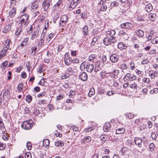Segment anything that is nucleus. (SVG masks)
I'll use <instances>...</instances> for the list:
<instances>
[{"instance_id": "5", "label": "nucleus", "mask_w": 158, "mask_h": 158, "mask_svg": "<svg viewBox=\"0 0 158 158\" xmlns=\"http://www.w3.org/2000/svg\"><path fill=\"white\" fill-rule=\"evenodd\" d=\"M73 61V60L72 58L69 57V56L67 54L65 55V57L64 58V62L65 64L68 66L71 63V61Z\"/></svg>"}, {"instance_id": "57", "label": "nucleus", "mask_w": 158, "mask_h": 158, "mask_svg": "<svg viewBox=\"0 0 158 158\" xmlns=\"http://www.w3.org/2000/svg\"><path fill=\"white\" fill-rule=\"evenodd\" d=\"M118 5V3L113 2L111 3L110 6L112 7H113L114 6H117Z\"/></svg>"}, {"instance_id": "11", "label": "nucleus", "mask_w": 158, "mask_h": 158, "mask_svg": "<svg viewBox=\"0 0 158 158\" xmlns=\"http://www.w3.org/2000/svg\"><path fill=\"white\" fill-rule=\"evenodd\" d=\"M111 125L109 122L106 123L104 126L103 130L105 132L109 131L110 130Z\"/></svg>"}, {"instance_id": "13", "label": "nucleus", "mask_w": 158, "mask_h": 158, "mask_svg": "<svg viewBox=\"0 0 158 158\" xmlns=\"http://www.w3.org/2000/svg\"><path fill=\"white\" fill-rule=\"evenodd\" d=\"M104 44L106 46L111 45V41L110 39V37H105L103 40Z\"/></svg>"}, {"instance_id": "28", "label": "nucleus", "mask_w": 158, "mask_h": 158, "mask_svg": "<svg viewBox=\"0 0 158 158\" xmlns=\"http://www.w3.org/2000/svg\"><path fill=\"white\" fill-rule=\"evenodd\" d=\"M11 42L10 40L7 39L6 40L5 44V46H6L5 48L6 49H9L10 43Z\"/></svg>"}, {"instance_id": "37", "label": "nucleus", "mask_w": 158, "mask_h": 158, "mask_svg": "<svg viewBox=\"0 0 158 158\" xmlns=\"http://www.w3.org/2000/svg\"><path fill=\"white\" fill-rule=\"evenodd\" d=\"M23 85L22 83L19 84L18 86L17 89L19 92H21L23 88Z\"/></svg>"}, {"instance_id": "48", "label": "nucleus", "mask_w": 158, "mask_h": 158, "mask_svg": "<svg viewBox=\"0 0 158 158\" xmlns=\"http://www.w3.org/2000/svg\"><path fill=\"white\" fill-rule=\"evenodd\" d=\"M102 6L101 7L100 10L101 11H104L106 10V9L107 8V6H106L105 5H102Z\"/></svg>"}, {"instance_id": "26", "label": "nucleus", "mask_w": 158, "mask_h": 158, "mask_svg": "<svg viewBox=\"0 0 158 158\" xmlns=\"http://www.w3.org/2000/svg\"><path fill=\"white\" fill-rule=\"evenodd\" d=\"M11 29V26L9 25H6L4 29L3 32L4 33L7 32Z\"/></svg>"}, {"instance_id": "31", "label": "nucleus", "mask_w": 158, "mask_h": 158, "mask_svg": "<svg viewBox=\"0 0 158 158\" xmlns=\"http://www.w3.org/2000/svg\"><path fill=\"white\" fill-rule=\"evenodd\" d=\"M55 145L58 147L62 146L64 145V143L61 141H59L55 142Z\"/></svg>"}, {"instance_id": "9", "label": "nucleus", "mask_w": 158, "mask_h": 158, "mask_svg": "<svg viewBox=\"0 0 158 158\" xmlns=\"http://www.w3.org/2000/svg\"><path fill=\"white\" fill-rule=\"evenodd\" d=\"M94 68V66L93 64H90L89 63H88L86 68L87 72L89 73H91L93 71Z\"/></svg>"}, {"instance_id": "23", "label": "nucleus", "mask_w": 158, "mask_h": 158, "mask_svg": "<svg viewBox=\"0 0 158 158\" xmlns=\"http://www.w3.org/2000/svg\"><path fill=\"white\" fill-rule=\"evenodd\" d=\"M88 63L89 62H85V61L83 62L80 66V69L83 71L84 69L86 68Z\"/></svg>"}, {"instance_id": "6", "label": "nucleus", "mask_w": 158, "mask_h": 158, "mask_svg": "<svg viewBox=\"0 0 158 158\" xmlns=\"http://www.w3.org/2000/svg\"><path fill=\"white\" fill-rule=\"evenodd\" d=\"M79 78L81 80L85 81L88 79V76L85 72H81L79 75Z\"/></svg>"}, {"instance_id": "20", "label": "nucleus", "mask_w": 158, "mask_h": 158, "mask_svg": "<svg viewBox=\"0 0 158 158\" xmlns=\"http://www.w3.org/2000/svg\"><path fill=\"white\" fill-rule=\"evenodd\" d=\"M145 9L148 12H150L152 10L153 7L151 4H148L146 6Z\"/></svg>"}, {"instance_id": "16", "label": "nucleus", "mask_w": 158, "mask_h": 158, "mask_svg": "<svg viewBox=\"0 0 158 158\" xmlns=\"http://www.w3.org/2000/svg\"><path fill=\"white\" fill-rule=\"evenodd\" d=\"M68 21V16L67 15H64L62 16L60 19V22L62 23H65Z\"/></svg>"}, {"instance_id": "41", "label": "nucleus", "mask_w": 158, "mask_h": 158, "mask_svg": "<svg viewBox=\"0 0 158 158\" xmlns=\"http://www.w3.org/2000/svg\"><path fill=\"white\" fill-rule=\"evenodd\" d=\"M71 129L73 130V131H77L78 130V128L75 126H71L70 128Z\"/></svg>"}, {"instance_id": "58", "label": "nucleus", "mask_w": 158, "mask_h": 158, "mask_svg": "<svg viewBox=\"0 0 158 158\" xmlns=\"http://www.w3.org/2000/svg\"><path fill=\"white\" fill-rule=\"evenodd\" d=\"M143 81L145 83H149L150 81L149 79L147 78H144L143 79Z\"/></svg>"}, {"instance_id": "27", "label": "nucleus", "mask_w": 158, "mask_h": 158, "mask_svg": "<svg viewBox=\"0 0 158 158\" xmlns=\"http://www.w3.org/2000/svg\"><path fill=\"white\" fill-rule=\"evenodd\" d=\"M106 34L109 35L110 36H114L116 33L115 31L114 30H111L107 31L106 32Z\"/></svg>"}, {"instance_id": "12", "label": "nucleus", "mask_w": 158, "mask_h": 158, "mask_svg": "<svg viewBox=\"0 0 158 158\" xmlns=\"http://www.w3.org/2000/svg\"><path fill=\"white\" fill-rule=\"evenodd\" d=\"M118 48L120 50L125 49L127 48V46L125 44L122 42H119L118 45Z\"/></svg>"}, {"instance_id": "40", "label": "nucleus", "mask_w": 158, "mask_h": 158, "mask_svg": "<svg viewBox=\"0 0 158 158\" xmlns=\"http://www.w3.org/2000/svg\"><path fill=\"white\" fill-rule=\"evenodd\" d=\"M111 43H114L116 42V38L114 36H110Z\"/></svg>"}, {"instance_id": "53", "label": "nucleus", "mask_w": 158, "mask_h": 158, "mask_svg": "<svg viewBox=\"0 0 158 158\" xmlns=\"http://www.w3.org/2000/svg\"><path fill=\"white\" fill-rule=\"evenodd\" d=\"M10 94V92L8 90L6 89L5 90L3 94V96L4 97L7 96L8 95H9Z\"/></svg>"}, {"instance_id": "3", "label": "nucleus", "mask_w": 158, "mask_h": 158, "mask_svg": "<svg viewBox=\"0 0 158 158\" xmlns=\"http://www.w3.org/2000/svg\"><path fill=\"white\" fill-rule=\"evenodd\" d=\"M23 26L22 24H19L18 27L16 28V30L15 33L16 35L18 36L21 34L23 29Z\"/></svg>"}, {"instance_id": "52", "label": "nucleus", "mask_w": 158, "mask_h": 158, "mask_svg": "<svg viewBox=\"0 0 158 158\" xmlns=\"http://www.w3.org/2000/svg\"><path fill=\"white\" fill-rule=\"evenodd\" d=\"M44 143L46 144V146H49L50 144L49 141L48 139H46L44 140Z\"/></svg>"}, {"instance_id": "17", "label": "nucleus", "mask_w": 158, "mask_h": 158, "mask_svg": "<svg viewBox=\"0 0 158 158\" xmlns=\"http://www.w3.org/2000/svg\"><path fill=\"white\" fill-rule=\"evenodd\" d=\"M42 6L44 7V10L46 11L49 8L50 6V3L49 2H48L47 1H44Z\"/></svg>"}, {"instance_id": "15", "label": "nucleus", "mask_w": 158, "mask_h": 158, "mask_svg": "<svg viewBox=\"0 0 158 158\" xmlns=\"http://www.w3.org/2000/svg\"><path fill=\"white\" fill-rule=\"evenodd\" d=\"M16 14V9L14 7H13L10 11L9 16L11 18H13Z\"/></svg>"}, {"instance_id": "29", "label": "nucleus", "mask_w": 158, "mask_h": 158, "mask_svg": "<svg viewBox=\"0 0 158 158\" xmlns=\"http://www.w3.org/2000/svg\"><path fill=\"white\" fill-rule=\"evenodd\" d=\"M95 94V90L94 88H91L88 94V95L89 97H91L92 95H94Z\"/></svg>"}, {"instance_id": "46", "label": "nucleus", "mask_w": 158, "mask_h": 158, "mask_svg": "<svg viewBox=\"0 0 158 158\" xmlns=\"http://www.w3.org/2000/svg\"><path fill=\"white\" fill-rule=\"evenodd\" d=\"M8 61H6L5 62H3L1 64V67L2 68V67L4 68L8 64Z\"/></svg>"}, {"instance_id": "62", "label": "nucleus", "mask_w": 158, "mask_h": 158, "mask_svg": "<svg viewBox=\"0 0 158 158\" xmlns=\"http://www.w3.org/2000/svg\"><path fill=\"white\" fill-rule=\"evenodd\" d=\"M127 68V65L126 64H124L122 65L121 68L122 69H126Z\"/></svg>"}, {"instance_id": "22", "label": "nucleus", "mask_w": 158, "mask_h": 158, "mask_svg": "<svg viewBox=\"0 0 158 158\" xmlns=\"http://www.w3.org/2000/svg\"><path fill=\"white\" fill-rule=\"evenodd\" d=\"M135 33L138 36L141 37H142L144 35V32L143 30L141 29H139L136 31Z\"/></svg>"}, {"instance_id": "34", "label": "nucleus", "mask_w": 158, "mask_h": 158, "mask_svg": "<svg viewBox=\"0 0 158 158\" xmlns=\"http://www.w3.org/2000/svg\"><path fill=\"white\" fill-rule=\"evenodd\" d=\"M96 57V55L93 54L90 55L89 57V61H93L94 59Z\"/></svg>"}, {"instance_id": "10", "label": "nucleus", "mask_w": 158, "mask_h": 158, "mask_svg": "<svg viewBox=\"0 0 158 158\" xmlns=\"http://www.w3.org/2000/svg\"><path fill=\"white\" fill-rule=\"evenodd\" d=\"M120 27L123 28H130L131 29L132 26L131 23L127 22L121 24Z\"/></svg>"}, {"instance_id": "47", "label": "nucleus", "mask_w": 158, "mask_h": 158, "mask_svg": "<svg viewBox=\"0 0 158 158\" xmlns=\"http://www.w3.org/2000/svg\"><path fill=\"white\" fill-rule=\"evenodd\" d=\"M130 87L131 88H132L133 89H136L137 88V86L136 84L134 83L133 84H131L130 85Z\"/></svg>"}, {"instance_id": "19", "label": "nucleus", "mask_w": 158, "mask_h": 158, "mask_svg": "<svg viewBox=\"0 0 158 158\" xmlns=\"http://www.w3.org/2000/svg\"><path fill=\"white\" fill-rule=\"evenodd\" d=\"M82 32L83 36L85 37L88 34V27L86 25L82 28Z\"/></svg>"}, {"instance_id": "60", "label": "nucleus", "mask_w": 158, "mask_h": 158, "mask_svg": "<svg viewBox=\"0 0 158 158\" xmlns=\"http://www.w3.org/2000/svg\"><path fill=\"white\" fill-rule=\"evenodd\" d=\"M106 56H102V61L103 63L106 62Z\"/></svg>"}, {"instance_id": "33", "label": "nucleus", "mask_w": 158, "mask_h": 158, "mask_svg": "<svg viewBox=\"0 0 158 158\" xmlns=\"http://www.w3.org/2000/svg\"><path fill=\"white\" fill-rule=\"evenodd\" d=\"M38 7V5L37 2H35L33 3L31 6L32 10H33V11L35 9H37Z\"/></svg>"}, {"instance_id": "44", "label": "nucleus", "mask_w": 158, "mask_h": 158, "mask_svg": "<svg viewBox=\"0 0 158 158\" xmlns=\"http://www.w3.org/2000/svg\"><path fill=\"white\" fill-rule=\"evenodd\" d=\"M27 147L28 150H30L31 149L32 144L30 142H29L27 143Z\"/></svg>"}, {"instance_id": "49", "label": "nucleus", "mask_w": 158, "mask_h": 158, "mask_svg": "<svg viewBox=\"0 0 158 158\" xmlns=\"http://www.w3.org/2000/svg\"><path fill=\"white\" fill-rule=\"evenodd\" d=\"M6 145L5 144L2 143H0V150H3L5 149Z\"/></svg>"}, {"instance_id": "7", "label": "nucleus", "mask_w": 158, "mask_h": 158, "mask_svg": "<svg viewBox=\"0 0 158 158\" xmlns=\"http://www.w3.org/2000/svg\"><path fill=\"white\" fill-rule=\"evenodd\" d=\"M121 152L122 155L124 156L128 155L130 153V150L125 147H123L122 148Z\"/></svg>"}, {"instance_id": "56", "label": "nucleus", "mask_w": 158, "mask_h": 158, "mask_svg": "<svg viewBox=\"0 0 158 158\" xmlns=\"http://www.w3.org/2000/svg\"><path fill=\"white\" fill-rule=\"evenodd\" d=\"M149 62V61L147 59H144L141 61V64H147Z\"/></svg>"}, {"instance_id": "25", "label": "nucleus", "mask_w": 158, "mask_h": 158, "mask_svg": "<svg viewBox=\"0 0 158 158\" xmlns=\"http://www.w3.org/2000/svg\"><path fill=\"white\" fill-rule=\"evenodd\" d=\"M39 33V32L37 31H34L33 33L31 36V39L32 40H34L37 37Z\"/></svg>"}, {"instance_id": "59", "label": "nucleus", "mask_w": 158, "mask_h": 158, "mask_svg": "<svg viewBox=\"0 0 158 158\" xmlns=\"http://www.w3.org/2000/svg\"><path fill=\"white\" fill-rule=\"evenodd\" d=\"M54 35L52 33H51L49 34L48 36V38L49 39V40H48V42H49L52 39Z\"/></svg>"}, {"instance_id": "2", "label": "nucleus", "mask_w": 158, "mask_h": 158, "mask_svg": "<svg viewBox=\"0 0 158 158\" xmlns=\"http://www.w3.org/2000/svg\"><path fill=\"white\" fill-rule=\"evenodd\" d=\"M33 123L31 120H29L24 121L22 124V127L25 130H29L31 128L32 126V123Z\"/></svg>"}, {"instance_id": "8", "label": "nucleus", "mask_w": 158, "mask_h": 158, "mask_svg": "<svg viewBox=\"0 0 158 158\" xmlns=\"http://www.w3.org/2000/svg\"><path fill=\"white\" fill-rule=\"evenodd\" d=\"M134 141L135 144L137 145L139 147L141 148L142 146L141 143L142 142V140L139 138H135Z\"/></svg>"}, {"instance_id": "61", "label": "nucleus", "mask_w": 158, "mask_h": 158, "mask_svg": "<svg viewBox=\"0 0 158 158\" xmlns=\"http://www.w3.org/2000/svg\"><path fill=\"white\" fill-rule=\"evenodd\" d=\"M84 139L85 140L86 142H89L91 140V138L90 136H88L84 138Z\"/></svg>"}, {"instance_id": "14", "label": "nucleus", "mask_w": 158, "mask_h": 158, "mask_svg": "<svg viewBox=\"0 0 158 158\" xmlns=\"http://www.w3.org/2000/svg\"><path fill=\"white\" fill-rule=\"evenodd\" d=\"M126 77H127L129 78V80L130 81H131L132 80H135L136 79V77L134 76H132L131 75V74L129 73H127V74L124 77V81L125 79L126 78Z\"/></svg>"}, {"instance_id": "45", "label": "nucleus", "mask_w": 158, "mask_h": 158, "mask_svg": "<svg viewBox=\"0 0 158 158\" xmlns=\"http://www.w3.org/2000/svg\"><path fill=\"white\" fill-rule=\"evenodd\" d=\"M113 73H114V77H115L116 76H117L119 73V71L118 70H115L113 71Z\"/></svg>"}, {"instance_id": "1", "label": "nucleus", "mask_w": 158, "mask_h": 158, "mask_svg": "<svg viewBox=\"0 0 158 158\" xmlns=\"http://www.w3.org/2000/svg\"><path fill=\"white\" fill-rule=\"evenodd\" d=\"M20 20H19V24H22L25 26L28 24L29 22H28L29 18V16L26 14H23L20 17Z\"/></svg>"}, {"instance_id": "42", "label": "nucleus", "mask_w": 158, "mask_h": 158, "mask_svg": "<svg viewBox=\"0 0 158 158\" xmlns=\"http://www.w3.org/2000/svg\"><path fill=\"white\" fill-rule=\"evenodd\" d=\"M126 115L129 119H131L134 117V115L131 113H127L126 114Z\"/></svg>"}, {"instance_id": "32", "label": "nucleus", "mask_w": 158, "mask_h": 158, "mask_svg": "<svg viewBox=\"0 0 158 158\" xmlns=\"http://www.w3.org/2000/svg\"><path fill=\"white\" fill-rule=\"evenodd\" d=\"M81 18L83 19H86L88 18L87 14L85 12H83L80 14Z\"/></svg>"}, {"instance_id": "51", "label": "nucleus", "mask_w": 158, "mask_h": 158, "mask_svg": "<svg viewBox=\"0 0 158 158\" xmlns=\"http://www.w3.org/2000/svg\"><path fill=\"white\" fill-rule=\"evenodd\" d=\"M99 139L100 140H101L102 141V144L104 143L106 140V139L104 136L101 137Z\"/></svg>"}, {"instance_id": "63", "label": "nucleus", "mask_w": 158, "mask_h": 158, "mask_svg": "<svg viewBox=\"0 0 158 158\" xmlns=\"http://www.w3.org/2000/svg\"><path fill=\"white\" fill-rule=\"evenodd\" d=\"M151 136L153 140H156V134L155 133H152V134Z\"/></svg>"}, {"instance_id": "55", "label": "nucleus", "mask_w": 158, "mask_h": 158, "mask_svg": "<svg viewBox=\"0 0 158 158\" xmlns=\"http://www.w3.org/2000/svg\"><path fill=\"white\" fill-rule=\"evenodd\" d=\"M97 40H98L97 38L94 37L92 40L91 44L93 45H94L95 43L96 42H97Z\"/></svg>"}, {"instance_id": "39", "label": "nucleus", "mask_w": 158, "mask_h": 158, "mask_svg": "<svg viewBox=\"0 0 158 158\" xmlns=\"http://www.w3.org/2000/svg\"><path fill=\"white\" fill-rule=\"evenodd\" d=\"M75 94V91L71 90L69 92V96L70 98H73Z\"/></svg>"}, {"instance_id": "38", "label": "nucleus", "mask_w": 158, "mask_h": 158, "mask_svg": "<svg viewBox=\"0 0 158 158\" xmlns=\"http://www.w3.org/2000/svg\"><path fill=\"white\" fill-rule=\"evenodd\" d=\"M158 93V89L157 88H154L153 89L150 91V93L151 94H156Z\"/></svg>"}, {"instance_id": "18", "label": "nucleus", "mask_w": 158, "mask_h": 158, "mask_svg": "<svg viewBox=\"0 0 158 158\" xmlns=\"http://www.w3.org/2000/svg\"><path fill=\"white\" fill-rule=\"evenodd\" d=\"M78 5L75 2H74V1L72 0L71 3H70V6L68 7L69 10H71L75 7Z\"/></svg>"}, {"instance_id": "24", "label": "nucleus", "mask_w": 158, "mask_h": 158, "mask_svg": "<svg viewBox=\"0 0 158 158\" xmlns=\"http://www.w3.org/2000/svg\"><path fill=\"white\" fill-rule=\"evenodd\" d=\"M125 131V129L124 128H119L116 130V134H120L123 133Z\"/></svg>"}, {"instance_id": "43", "label": "nucleus", "mask_w": 158, "mask_h": 158, "mask_svg": "<svg viewBox=\"0 0 158 158\" xmlns=\"http://www.w3.org/2000/svg\"><path fill=\"white\" fill-rule=\"evenodd\" d=\"M115 93V91H109L106 92V95L108 96H111L114 95Z\"/></svg>"}, {"instance_id": "35", "label": "nucleus", "mask_w": 158, "mask_h": 158, "mask_svg": "<svg viewBox=\"0 0 158 158\" xmlns=\"http://www.w3.org/2000/svg\"><path fill=\"white\" fill-rule=\"evenodd\" d=\"M32 100V97L29 94L27 95L26 96V101L28 103L31 102Z\"/></svg>"}, {"instance_id": "21", "label": "nucleus", "mask_w": 158, "mask_h": 158, "mask_svg": "<svg viewBox=\"0 0 158 158\" xmlns=\"http://www.w3.org/2000/svg\"><path fill=\"white\" fill-rule=\"evenodd\" d=\"M157 72H154L153 71H150L149 73V75L152 78H154L156 77H157Z\"/></svg>"}, {"instance_id": "64", "label": "nucleus", "mask_w": 158, "mask_h": 158, "mask_svg": "<svg viewBox=\"0 0 158 158\" xmlns=\"http://www.w3.org/2000/svg\"><path fill=\"white\" fill-rule=\"evenodd\" d=\"M44 40L43 39H41L39 41V43L40 45L41 46H42L43 45H44Z\"/></svg>"}, {"instance_id": "30", "label": "nucleus", "mask_w": 158, "mask_h": 158, "mask_svg": "<svg viewBox=\"0 0 158 158\" xmlns=\"http://www.w3.org/2000/svg\"><path fill=\"white\" fill-rule=\"evenodd\" d=\"M156 15L155 14L150 13L148 17L150 20L153 21H154L155 20V17H156Z\"/></svg>"}, {"instance_id": "36", "label": "nucleus", "mask_w": 158, "mask_h": 158, "mask_svg": "<svg viewBox=\"0 0 158 158\" xmlns=\"http://www.w3.org/2000/svg\"><path fill=\"white\" fill-rule=\"evenodd\" d=\"M152 44H158V36L152 39Z\"/></svg>"}, {"instance_id": "4", "label": "nucleus", "mask_w": 158, "mask_h": 158, "mask_svg": "<svg viewBox=\"0 0 158 158\" xmlns=\"http://www.w3.org/2000/svg\"><path fill=\"white\" fill-rule=\"evenodd\" d=\"M119 56L115 54H112L110 57V60L113 63L117 62Z\"/></svg>"}, {"instance_id": "50", "label": "nucleus", "mask_w": 158, "mask_h": 158, "mask_svg": "<svg viewBox=\"0 0 158 158\" xmlns=\"http://www.w3.org/2000/svg\"><path fill=\"white\" fill-rule=\"evenodd\" d=\"M32 25H31L30 27L29 28V29H27V30H28V31H27V33L28 34H30L32 33Z\"/></svg>"}, {"instance_id": "54", "label": "nucleus", "mask_w": 158, "mask_h": 158, "mask_svg": "<svg viewBox=\"0 0 158 158\" xmlns=\"http://www.w3.org/2000/svg\"><path fill=\"white\" fill-rule=\"evenodd\" d=\"M36 50H37L36 47H32L31 48V54H32V55H34L35 54V52L33 53V51H36Z\"/></svg>"}]
</instances>
